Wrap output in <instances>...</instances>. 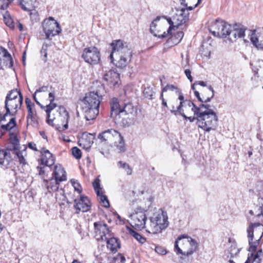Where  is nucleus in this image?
<instances>
[{"mask_svg": "<svg viewBox=\"0 0 263 263\" xmlns=\"http://www.w3.org/2000/svg\"><path fill=\"white\" fill-rule=\"evenodd\" d=\"M54 94L49 93V104L46 106L47 123L54 126L57 125L59 130H65L68 128L69 114L66 108L62 106H57L53 103Z\"/></svg>", "mask_w": 263, "mask_h": 263, "instance_id": "nucleus-1", "label": "nucleus"}, {"mask_svg": "<svg viewBox=\"0 0 263 263\" xmlns=\"http://www.w3.org/2000/svg\"><path fill=\"white\" fill-rule=\"evenodd\" d=\"M110 46L112 49L109 58L111 63L121 68L126 67L130 63L133 55L128 44L118 40L113 41Z\"/></svg>", "mask_w": 263, "mask_h": 263, "instance_id": "nucleus-2", "label": "nucleus"}, {"mask_svg": "<svg viewBox=\"0 0 263 263\" xmlns=\"http://www.w3.org/2000/svg\"><path fill=\"white\" fill-rule=\"evenodd\" d=\"M102 96L100 91H93L86 94L82 101L81 109L86 120H93L98 115Z\"/></svg>", "mask_w": 263, "mask_h": 263, "instance_id": "nucleus-3", "label": "nucleus"}, {"mask_svg": "<svg viewBox=\"0 0 263 263\" xmlns=\"http://www.w3.org/2000/svg\"><path fill=\"white\" fill-rule=\"evenodd\" d=\"M198 110L196 116L198 127L208 132L215 130L218 126V118L216 113L210 108V105L201 104Z\"/></svg>", "mask_w": 263, "mask_h": 263, "instance_id": "nucleus-4", "label": "nucleus"}, {"mask_svg": "<svg viewBox=\"0 0 263 263\" xmlns=\"http://www.w3.org/2000/svg\"><path fill=\"white\" fill-rule=\"evenodd\" d=\"M95 237L98 241H106L107 248L113 253L117 252L120 248L119 240L111 237V233L106 223L102 222H95Z\"/></svg>", "mask_w": 263, "mask_h": 263, "instance_id": "nucleus-5", "label": "nucleus"}, {"mask_svg": "<svg viewBox=\"0 0 263 263\" xmlns=\"http://www.w3.org/2000/svg\"><path fill=\"white\" fill-rule=\"evenodd\" d=\"M98 138L101 142L115 147V150L119 153L124 152L125 150L123 137L118 131L114 129H108L100 133Z\"/></svg>", "mask_w": 263, "mask_h": 263, "instance_id": "nucleus-6", "label": "nucleus"}, {"mask_svg": "<svg viewBox=\"0 0 263 263\" xmlns=\"http://www.w3.org/2000/svg\"><path fill=\"white\" fill-rule=\"evenodd\" d=\"M169 224L166 211L159 209L153 214L146 223V231L149 233L158 234L165 230Z\"/></svg>", "mask_w": 263, "mask_h": 263, "instance_id": "nucleus-7", "label": "nucleus"}, {"mask_svg": "<svg viewBox=\"0 0 263 263\" xmlns=\"http://www.w3.org/2000/svg\"><path fill=\"white\" fill-rule=\"evenodd\" d=\"M179 101L178 105L175 106H172L171 111L175 115L177 114H180L185 119L187 118V115L193 114L197 116L198 114L199 109H200V105L199 107H196L195 105L190 100L184 99L183 94L179 93V97L176 101Z\"/></svg>", "mask_w": 263, "mask_h": 263, "instance_id": "nucleus-8", "label": "nucleus"}, {"mask_svg": "<svg viewBox=\"0 0 263 263\" xmlns=\"http://www.w3.org/2000/svg\"><path fill=\"white\" fill-rule=\"evenodd\" d=\"M198 247L197 242L190 237L182 236L175 241V249L178 254L189 256L193 254Z\"/></svg>", "mask_w": 263, "mask_h": 263, "instance_id": "nucleus-9", "label": "nucleus"}, {"mask_svg": "<svg viewBox=\"0 0 263 263\" xmlns=\"http://www.w3.org/2000/svg\"><path fill=\"white\" fill-rule=\"evenodd\" d=\"M249 251L255 252L263 235V224L259 223H251L247 230Z\"/></svg>", "mask_w": 263, "mask_h": 263, "instance_id": "nucleus-10", "label": "nucleus"}, {"mask_svg": "<svg viewBox=\"0 0 263 263\" xmlns=\"http://www.w3.org/2000/svg\"><path fill=\"white\" fill-rule=\"evenodd\" d=\"M228 257L231 259L229 260L230 263H242L246 258V255L240 252L241 249L237 247L236 242L234 240L231 238L229 239V242L227 244ZM251 261L250 257H248L247 259L244 263H248Z\"/></svg>", "mask_w": 263, "mask_h": 263, "instance_id": "nucleus-11", "label": "nucleus"}, {"mask_svg": "<svg viewBox=\"0 0 263 263\" xmlns=\"http://www.w3.org/2000/svg\"><path fill=\"white\" fill-rule=\"evenodd\" d=\"M42 26L46 39L48 40H51L52 37L58 35L62 31L60 24L52 17L45 19Z\"/></svg>", "mask_w": 263, "mask_h": 263, "instance_id": "nucleus-12", "label": "nucleus"}, {"mask_svg": "<svg viewBox=\"0 0 263 263\" xmlns=\"http://www.w3.org/2000/svg\"><path fill=\"white\" fill-rule=\"evenodd\" d=\"M163 24L167 26L166 17L165 16H157L150 25V32L155 36L160 39L167 37L170 33L171 27H169L166 32L164 31L162 34H160V33L164 30Z\"/></svg>", "mask_w": 263, "mask_h": 263, "instance_id": "nucleus-13", "label": "nucleus"}, {"mask_svg": "<svg viewBox=\"0 0 263 263\" xmlns=\"http://www.w3.org/2000/svg\"><path fill=\"white\" fill-rule=\"evenodd\" d=\"M190 10L188 7H182L180 10H177V13L173 16V20L171 18L166 17V22L171 27V29L174 27H179L184 25L186 26V23L189 19V12Z\"/></svg>", "mask_w": 263, "mask_h": 263, "instance_id": "nucleus-14", "label": "nucleus"}, {"mask_svg": "<svg viewBox=\"0 0 263 263\" xmlns=\"http://www.w3.org/2000/svg\"><path fill=\"white\" fill-rule=\"evenodd\" d=\"M129 217L128 220L133 227L140 230L145 228L146 230V216L145 211L141 208H137Z\"/></svg>", "mask_w": 263, "mask_h": 263, "instance_id": "nucleus-15", "label": "nucleus"}, {"mask_svg": "<svg viewBox=\"0 0 263 263\" xmlns=\"http://www.w3.org/2000/svg\"><path fill=\"white\" fill-rule=\"evenodd\" d=\"M82 57L85 62L95 65L99 63L100 60V53L99 50L95 47H89L84 49Z\"/></svg>", "mask_w": 263, "mask_h": 263, "instance_id": "nucleus-16", "label": "nucleus"}, {"mask_svg": "<svg viewBox=\"0 0 263 263\" xmlns=\"http://www.w3.org/2000/svg\"><path fill=\"white\" fill-rule=\"evenodd\" d=\"M60 181L57 180L56 179L52 177L49 179H44V183L49 192L57 191L58 193L55 194V197L58 200H64L65 197L64 196V191L62 189L59 190V183Z\"/></svg>", "mask_w": 263, "mask_h": 263, "instance_id": "nucleus-17", "label": "nucleus"}, {"mask_svg": "<svg viewBox=\"0 0 263 263\" xmlns=\"http://www.w3.org/2000/svg\"><path fill=\"white\" fill-rule=\"evenodd\" d=\"M25 103L28 111L27 125L28 126L31 125L33 127H36L39 124V122L37 115L34 108V104L29 98L26 99Z\"/></svg>", "mask_w": 263, "mask_h": 263, "instance_id": "nucleus-18", "label": "nucleus"}, {"mask_svg": "<svg viewBox=\"0 0 263 263\" xmlns=\"http://www.w3.org/2000/svg\"><path fill=\"white\" fill-rule=\"evenodd\" d=\"M103 80L107 82L110 87L119 86L120 84L119 74L115 70L110 69L103 75Z\"/></svg>", "mask_w": 263, "mask_h": 263, "instance_id": "nucleus-19", "label": "nucleus"}, {"mask_svg": "<svg viewBox=\"0 0 263 263\" xmlns=\"http://www.w3.org/2000/svg\"><path fill=\"white\" fill-rule=\"evenodd\" d=\"M13 61L11 55L5 48L0 47V69L11 68Z\"/></svg>", "mask_w": 263, "mask_h": 263, "instance_id": "nucleus-20", "label": "nucleus"}, {"mask_svg": "<svg viewBox=\"0 0 263 263\" xmlns=\"http://www.w3.org/2000/svg\"><path fill=\"white\" fill-rule=\"evenodd\" d=\"M250 40L253 45L258 49L263 48V30H250Z\"/></svg>", "mask_w": 263, "mask_h": 263, "instance_id": "nucleus-21", "label": "nucleus"}, {"mask_svg": "<svg viewBox=\"0 0 263 263\" xmlns=\"http://www.w3.org/2000/svg\"><path fill=\"white\" fill-rule=\"evenodd\" d=\"M22 102L18 100H6L5 101V108L7 114H9L11 116H14L17 111L21 108Z\"/></svg>", "mask_w": 263, "mask_h": 263, "instance_id": "nucleus-22", "label": "nucleus"}, {"mask_svg": "<svg viewBox=\"0 0 263 263\" xmlns=\"http://www.w3.org/2000/svg\"><path fill=\"white\" fill-rule=\"evenodd\" d=\"M194 94L199 101L201 102H208L213 98L214 90L212 86L209 85L207 88L202 90L201 93L202 97L200 96V93L198 91L195 90Z\"/></svg>", "mask_w": 263, "mask_h": 263, "instance_id": "nucleus-23", "label": "nucleus"}, {"mask_svg": "<svg viewBox=\"0 0 263 263\" xmlns=\"http://www.w3.org/2000/svg\"><path fill=\"white\" fill-rule=\"evenodd\" d=\"M229 24L221 20H216L211 26L210 30L212 34L217 37H220L223 28L227 29Z\"/></svg>", "mask_w": 263, "mask_h": 263, "instance_id": "nucleus-24", "label": "nucleus"}, {"mask_svg": "<svg viewBox=\"0 0 263 263\" xmlns=\"http://www.w3.org/2000/svg\"><path fill=\"white\" fill-rule=\"evenodd\" d=\"M74 207L79 212H87L90 208V201L86 196H82L79 199L74 200Z\"/></svg>", "mask_w": 263, "mask_h": 263, "instance_id": "nucleus-25", "label": "nucleus"}, {"mask_svg": "<svg viewBox=\"0 0 263 263\" xmlns=\"http://www.w3.org/2000/svg\"><path fill=\"white\" fill-rule=\"evenodd\" d=\"M95 139V135L86 132L83 133L81 137L79 138V145L83 148L89 149Z\"/></svg>", "mask_w": 263, "mask_h": 263, "instance_id": "nucleus-26", "label": "nucleus"}, {"mask_svg": "<svg viewBox=\"0 0 263 263\" xmlns=\"http://www.w3.org/2000/svg\"><path fill=\"white\" fill-rule=\"evenodd\" d=\"M12 143L14 145V148L15 149L14 153L18 159L20 163L23 165L26 164L25 157L27 156L26 148H25L22 151L17 149L18 141L15 137L14 138V139L12 140Z\"/></svg>", "mask_w": 263, "mask_h": 263, "instance_id": "nucleus-27", "label": "nucleus"}, {"mask_svg": "<svg viewBox=\"0 0 263 263\" xmlns=\"http://www.w3.org/2000/svg\"><path fill=\"white\" fill-rule=\"evenodd\" d=\"M41 164L51 166L54 163V158L51 153L47 149L43 148L41 152Z\"/></svg>", "mask_w": 263, "mask_h": 263, "instance_id": "nucleus-28", "label": "nucleus"}, {"mask_svg": "<svg viewBox=\"0 0 263 263\" xmlns=\"http://www.w3.org/2000/svg\"><path fill=\"white\" fill-rule=\"evenodd\" d=\"M52 177L60 182L66 180V172L64 167L60 164H56L54 166V170L52 173Z\"/></svg>", "mask_w": 263, "mask_h": 263, "instance_id": "nucleus-29", "label": "nucleus"}, {"mask_svg": "<svg viewBox=\"0 0 263 263\" xmlns=\"http://www.w3.org/2000/svg\"><path fill=\"white\" fill-rule=\"evenodd\" d=\"M136 114V110L132 103L124 104L122 106L120 116H128V118H133Z\"/></svg>", "mask_w": 263, "mask_h": 263, "instance_id": "nucleus-30", "label": "nucleus"}, {"mask_svg": "<svg viewBox=\"0 0 263 263\" xmlns=\"http://www.w3.org/2000/svg\"><path fill=\"white\" fill-rule=\"evenodd\" d=\"M111 116H120L122 106L117 98H112L110 102Z\"/></svg>", "mask_w": 263, "mask_h": 263, "instance_id": "nucleus-31", "label": "nucleus"}, {"mask_svg": "<svg viewBox=\"0 0 263 263\" xmlns=\"http://www.w3.org/2000/svg\"><path fill=\"white\" fill-rule=\"evenodd\" d=\"M16 99L20 102H23V96L20 91L17 89L9 91L5 99L6 100H16Z\"/></svg>", "mask_w": 263, "mask_h": 263, "instance_id": "nucleus-32", "label": "nucleus"}, {"mask_svg": "<svg viewBox=\"0 0 263 263\" xmlns=\"http://www.w3.org/2000/svg\"><path fill=\"white\" fill-rule=\"evenodd\" d=\"M11 160V156L9 151L0 150V165H6Z\"/></svg>", "mask_w": 263, "mask_h": 263, "instance_id": "nucleus-33", "label": "nucleus"}, {"mask_svg": "<svg viewBox=\"0 0 263 263\" xmlns=\"http://www.w3.org/2000/svg\"><path fill=\"white\" fill-rule=\"evenodd\" d=\"M48 86H42V87L39 88V89H36V91H35L33 95V99H34V101L36 102V104H38L39 105H40L42 108H43V107L41 104V103L39 102V101H38L37 98V95H40L41 93H45L46 95H48L49 96V93L50 92H49L48 93Z\"/></svg>", "mask_w": 263, "mask_h": 263, "instance_id": "nucleus-34", "label": "nucleus"}, {"mask_svg": "<svg viewBox=\"0 0 263 263\" xmlns=\"http://www.w3.org/2000/svg\"><path fill=\"white\" fill-rule=\"evenodd\" d=\"M126 229L127 233L131 236L134 237L137 240L141 243H144L145 241V238L142 237L140 234L133 230L130 228L127 227Z\"/></svg>", "mask_w": 263, "mask_h": 263, "instance_id": "nucleus-35", "label": "nucleus"}, {"mask_svg": "<svg viewBox=\"0 0 263 263\" xmlns=\"http://www.w3.org/2000/svg\"><path fill=\"white\" fill-rule=\"evenodd\" d=\"M233 31L237 34L238 37L242 38L245 36L246 28L241 25L235 24L233 26Z\"/></svg>", "mask_w": 263, "mask_h": 263, "instance_id": "nucleus-36", "label": "nucleus"}, {"mask_svg": "<svg viewBox=\"0 0 263 263\" xmlns=\"http://www.w3.org/2000/svg\"><path fill=\"white\" fill-rule=\"evenodd\" d=\"M43 166H39L36 167L37 172L39 173V175L41 176L42 178L44 180L45 179V177L47 176L48 173L50 170V166H46L44 165H42Z\"/></svg>", "mask_w": 263, "mask_h": 263, "instance_id": "nucleus-37", "label": "nucleus"}, {"mask_svg": "<svg viewBox=\"0 0 263 263\" xmlns=\"http://www.w3.org/2000/svg\"><path fill=\"white\" fill-rule=\"evenodd\" d=\"M118 166L120 168L124 170L127 175H131L132 174L133 169L128 163L120 161L118 162Z\"/></svg>", "mask_w": 263, "mask_h": 263, "instance_id": "nucleus-38", "label": "nucleus"}, {"mask_svg": "<svg viewBox=\"0 0 263 263\" xmlns=\"http://www.w3.org/2000/svg\"><path fill=\"white\" fill-rule=\"evenodd\" d=\"M167 91H175L176 95L178 96V97H179L180 93V94H182L179 88L172 84H167L164 88H163L161 93L163 94L164 92Z\"/></svg>", "mask_w": 263, "mask_h": 263, "instance_id": "nucleus-39", "label": "nucleus"}, {"mask_svg": "<svg viewBox=\"0 0 263 263\" xmlns=\"http://www.w3.org/2000/svg\"><path fill=\"white\" fill-rule=\"evenodd\" d=\"M97 195L100 203H101L104 207L108 208L109 206V203L107 197L103 195L102 192L99 190L97 191Z\"/></svg>", "mask_w": 263, "mask_h": 263, "instance_id": "nucleus-40", "label": "nucleus"}, {"mask_svg": "<svg viewBox=\"0 0 263 263\" xmlns=\"http://www.w3.org/2000/svg\"><path fill=\"white\" fill-rule=\"evenodd\" d=\"M3 17L5 24L9 28H13L14 27V23L10 14L8 13L7 12H6V13L3 14Z\"/></svg>", "mask_w": 263, "mask_h": 263, "instance_id": "nucleus-41", "label": "nucleus"}, {"mask_svg": "<svg viewBox=\"0 0 263 263\" xmlns=\"http://www.w3.org/2000/svg\"><path fill=\"white\" fill-rule=\"evenodd\" d=\"M16 125L15 119L14 118H11L10 119L9 122L7 124H2L1 127L3 129L9 130L13 128Z\"/></svg>", "mask_w": 263, "mask_h": 263, "instance_id": "nucleus-42", "label": "nucleus"}, {"mask_svg": "<svg viewBox=\"0 0 263 263\" xmlns=\"http://www.w3.org/2000/svg\"><path fill=\"white\" fill-rule=\"evenodd\" d=\"M143 93L145 97L149 99H152L154 92L151 87H147L145 88L143 90Z\"/></svg>", "mask_w": 263, "mask_h": 263, "instance_id": "nucleus-43", "label": "nucleus"}, {"mask_svg": "<svg viewBox=\"0 0 263 263\" xmlns=\"http://www.w3.org/2000/svg\"><path fill=\"white\" fill-rule=\"evenodd\" d=\"M72 154L76 159H79L81 158L82 153L81 150L77 147H73L71 149Z\"/></svg>", "mask_w": 263, "mask_h": 263, "instance_id": "nucleus-44", "label": "nucleus"}, {"mask_svg": "<svg viewBox=\"0 0 263 263\" xmlns=\"http://www.w3.org/2000/svg\"><path fill=\"white\" fill-rule=\"evenodd\" d=\"M13 0H0V9L5 10Z\"/></svg>", "mask_w": 263, "mask_h": 263, "instance_id": "nucleus-45", "label": "nucleus"}, {"mask_svg": "<svg viewBox=\"0 0 263 263\" xmlns=\"http://www.w3.org/2000/svg\"><path fill=\"white\" fill-rule=\"evenodd\" d=\"M227 28V29L223 28V29H222L223 31H222V32H221L220 37H226L228 35H231V29L232 28V27L231 25L229 24V27Z\"/></svg>", "mask_w": 263, "mask_h": 263, "instance_id": "nucleus-46", "label": "nucleus"}, {"mask_svg": "<svg viewBox=\"0 0 263 263\" xmlns=\"http://www.w3.org/2000/svg\"><path fill=\"white\" fill-rule=\"evenodd\" d=\"M184 36V33L182 31H178L174 35V39H176V41H174L176 44L179 43Z\"/></svg>", "mask_w": 263, "mask_h": 263, "instance_id": "nucleus-47", "label": "nucleus"}, {"mask_svg": "<svg viewBox=\"0 0 263 263\" xmlns=\"http://www.w3.org/2000/svg\"><path fill=\"white\" fill-rule=\"evenodd\" d=\"M258 210L260 211V212L256 213V215L259 216L262 215L263 216V198L259 199L258 201V205L257 206Z\"/></svg>", "mask_w": 263, "mask_h": 263, "instance_id": "nucleus-48", "label": "nucleus"}, {"mask_svg": "<svg viewBox=\"0 0 263 263\" xmlns=\"http://www.w3.org/2000/svg\"><path fill=\"white\" fill-rule=\"evenodd\" d=\"M71 182L73 186L74 190L77 191L79 193H80L82 191L81 186L80 184L76 180L72 179Z\"/></svg>", "mask_w": 263, "mask_h": 263, "instance_id": "nucleus-49", "label": "nucleus"}, {"mask_svg": "<svg viewBox=\"0 0 263 263\" xmlns=\"http://www.w3.org/2000/svg\"><path fill=\"white\" fill-rule=\"evenodd\" d=\"M155 251L160 255H165L167 253L166 250L161 246L156 247Z\"/></svg>", "mask_w": 263, "mask_h": 263, "instance_id": "nucleus-50", "label": "nucleus"}, {"mask_svg": "<svg viewBox=\"0 0 263 263\" xmlns=\"http://www.w3.org/2000/svg\"><path fill=\"white\" fill-rule=\"evenodd\" d=\"M195 0H179L181 6L183 7H189V4H191L194 2Z\"/></svg>", "mask_w": 263, "mask_h": 263, "instance_id": "nucleus-51", "label": "nucleus"}, {"mask_svg": "<svg viewBox=\"0 0 263 263\" xmlns=\"http://www.w3.org/2000/svg\"><path fill=\"white\" fill-rule=\"evenodd\" d=\"M93 186L97 193V191H100V180L99 179H96L93 182Z\"/></svg>", "mask_w": 263, "mask_h": 263, "instance_id": "nucleus-52", "label": "nucleus"}, {"mask_svg": "<svg viewBox=\"0 0 263 263\" xmlns=\"http://www.w3.org/2000/svg\"><path fill=\"white\" fill-rule=\"evenodd\" d=\"M237 37H238L237 34L235 33L234 31L231 29V35H229V39L231 42H233L236 40Z\"/></svg>", "mask_w": 263, "mask_h": 263, "instance_id": "nucleus-53", "label": "nucleus"}, {"mask_svg": "<svg viewBox=\"0 0 263 263\" xmlns=\"http://www.w3.org/2000/svg\"><path fill=\"white\" fill-rule=\"evenodd\" d=\"M184 73L187 79L190 80L191 82H192L193 81V78L191 76V71H190V70L188 69H185L184 71Z\"/></svg>", "mask_w": 263, "mask_h": 263, "instance_id": "nucleus-54", "label": "nucleus"}, {"mask_svg": "<svg viewBox=\"0 0 263 263\" xmlns=\"http://www.w3.org/2000/svg\"><path fill=\"white\" fill-rule=\"evenodd\" d=\"M9 115V114H7V112L4 114L3 116H2V115H0V122L1 123V125L2 124H4V122L6 121V117Z\"/></svg>", "mask_w": 263, "mask_h": 263, "instance_id": "nucleus-55", "label": "nucleus"}, {"mask_svg": "<svg viewBox=\"0 0 263 263\" xmlns=\"http://www.w3.org/2000/svg\"><path fill=\"white\" fill-rule=\"evenodd\" d=\"M263 256V253L261 249L259 250L255 255L254 257H258L259 259L261 260V257Z\"/></svg>", "mask_w": 263, "mask_h": 263, "instance_id": "nucleus-56", "label": "nucleus"}, {"mask_svg": "<svg viewBox=\"0 0 263 263\" xmlns=\"http://www.w3.org/2000/svg\"><path fill=\"white\" fill-rule=\"evenodd\" d=\"M28 147H29V148H30V149L33 150V151H37L36 147V144L34 143H32V142L29 143L28 144Z\"/></svg>", "mask_w": 263, "mask_h": 263, "instance_id": "nucleus-57", "label": "nucleus"}, {"mask_svg": "<svg viewBox=\"0 0 263 263\" xmlns=\"http://www.w3.org/2000/svg\"><path fill=\"white\" fill-rule=\"evenodd\" d=\"M41 53L42 55H43L44 58L43 59L44 62H46L47 58V50H44L41 49Z\"/></svg>", "mask_w": 263, "mask_h": 263, "instance_id": "nucleus-58", "label": "nucleus"}, {"mask_svg": "<svg viewBox=\"0 0 263 263\" xmlns=\"http://www.w3.org/2000/svg\"><path fill=\"white\" fill-rule=\"evenodd\" d=\"M60 138L61 139H62L64 141H66V142L71 141V140L69 139V137L64 135H62L60 137Z\"/></svg>", "mask_w": 263, "mask_h": 263, "instance_id": "nucleus-59", "label": "nucleus"}, {"mask_svg": "<svg viewBox=\"0 0 263 263\" xmlns=\"http://www.w3.org/2000/svg\"><path fill=\"white\" fill-rule=\"evenodd\" d=\"M202 0H198V2L197 3L195 4L193 6H189V7H188V9L190 10H193L194 9H195L199 4H200L201 3Z\"/></svg>", "mask_w": 263, "mask_h": 263, "instance_id": "nucleus-60", "label": "nucleus"}, {"mask_svg": "<svg viewBox=\"0 0 263 263\" xmlns=\"http://www.w3.org/2000/svg\"><path fill=\"white\" fill-rule=\"evenodd\" d=\"M160 99L162 100V105L167 107V102L164 99L163 94H162V93L161 94Z\"/></svg>", "mask_w": 263, "mask_h": 263, "instance_id": "nucleus-61", "label": "nucleus"}, {"mask_svg": "<svg viewBox=\"0 0 263 263\" xmlns=\"http://www.w3.org/2000/svg\"><path fill=\"white\" fill-rule=\"evenodd\" d=\"M261 261V260L259 258L253 257L251 263H260Z\"/></svg>", "mask_w": 263, "mask_h": 263, "instance_id": "nucleus-62", "label": "nucleus"}, {"mask_svg": "<svg viewBox=\"0 0 263 263\" xmlns=\"http://www.w3.org/2000/svg\"><path fill=\"white\" fill-rule=\"evenodd\" d=\"M48 95H46L45 93H41L40 95H37V97L39 98V99H41L43 98L44 97H46Z\"/></svg>", "mask_w": 263, "mask_h": 263, "instance_id": "nucleus-63", "label": "nucleus"}, {"mask_svg": "<svg viewBox=\"0 0 263 263\" xmlns=\"http://www.w3.org/2000/svg\"><path fill=\"white\" fill-rule=\"evenodd\" d=\"M196 82H197V85H199L201 86H206V83L203 81H197Z\"/></svg>", "mask_w": 263, "mask_h": 263, "instance_id": "nucleus-64", "label": "nucleus"}]
</instances>
